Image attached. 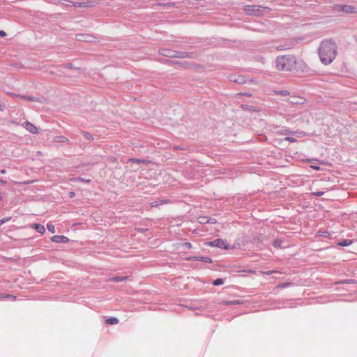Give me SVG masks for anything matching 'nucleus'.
I'll use <instances>...</instances> for the list:
<instances>
[{
  "mask_svg": "<svg viewBox=\"0 0 357 357\" xmlns=\"http://www.w3.org/2000/svg\"><path fill=\"white\" fill-rule=\"evenodd\" d=\"M199 261L205 263H212V259L208 257H199Z\"/></svg>",
  "mask_w": 357,
  "mask_h": 357,
  "instance_id": "nucleus-19",
  "label": "nucleus"
},
{
  "mask_svg": "<svg viewBox=\"0 0 357 357\" xmlns=\"http://www.w3.org/2000/svg\"><path fill=\"white\" fill-rule=\"evenodd\" d=\"M273 272H275V271H267V272H266V274H267V275H270V274H271V273H273Z\"/></svg>",
  "mask_w": 357,
  "mask_h": 357,
  "instance_id": "nucleus-42",
  "label": "nucleus"
},
{
  "mask_svg": "<svg viewBox=\"0 0 357 357\" xmlns=\"http://www.w3.org/2000/svg\"><path fill=\"white\" fill-rule=\"evenodd\" d=\"M20 98L27 100L29 101H36V102H43L41 98H36V97H34L32 96H20Z\"/></svg>",
  "mask_w": 357,
  "mask_h": 357,
  "instance_id": "nucleus-11",
  "label": "nucleus"
},
{
  "mask_svg": "<svg viewBox=\"0 0 357 357\" xmlns=\"http://www.w3.org/2000/svg\"><path fill=\"white\" fill-rule=\"evenodd\" d=\"M9 220V218H7V219H1V220H0V226H1V225H3L6 221H7V220Z\"/></svg>",
  "mask_w": 357,
  "mask_h": 357,
  "instance_id": "nucleus-37",
  "label": "nucleus"
},
{
  "mask_svg": "<svg viewBox=\"0 0 357 357\" xmlns=\"http://www.w3.org/2000/svg\"><path fill=\"white\" fill-rule=\"evenodd\" d=\"M289 285V283H284V284H279L278 287H287Z\"/></svg>",
  "mask_w": 357,
  "mask_h": 357,
  "instance_id": "nucleus-33",
  "label": "nucleus"
},
{
  "mask_svg": "<svg viewBox=\"0 0 357 357\" xmlns=\"http://www.w3.org/2000/svg\"><path fill=\"white\" fill-rule=\"evenodd\" d=\"M189 260L199 261V257H192L188 258Z\"/></svg>",
  "mask_w": 357,
  "mask_h": 357,
  "instance_id": "nucleus-32",
  "label": "nucleus"
},
{
  "mask_svg": "<svg viewBox=\"0 0 357 357\" xmlns=\"http://www.w3.org/2000/svg\"><path fill=\"white\" fill-rule=\"evenodd\" d=\"M6 109V105L4 102L0 100V111L3 112Z\"/></svg>",
  "mask_w": 357,
  "mask_h": 357,
  "instance_id": "nucleus-27",
  "label": "nucleus"
},
{
  "mask_svg": "<svg viewBox=\"0 0 357 357\" xmlns=\"http://www.w3.org/2000/svg\"><path fill=\"white\" fill-rule=\"evenodd\" d=\"M159 204H159L158 202H153V203L151 204V206H158Z\"/></svg>",
  "mask_w": 357,
  "mask_h": 357,
  "instance_id": "nucleus-38",
  "label": "nucleus"
},
{
  "mask_svg": "<svg viewBox=\"0 0 357 357\" xmlns=\"http://www.w3.org/2000/svg\"><path fill=\"white\" fill-rule=\"evenodd\" d=\"M282 241L280 239H275L273 242V245L275 248H279L281 246Z\"/></svg>",
  "mask_w": 357,
  "mask_h": 357,
  "instance_id": "nucleus-24",
  "label": "nucleus"
},
{
  "mask_svg": "<svg viewBox=\"0 0 357 357\" xmlns=\"http://www.w3.org/2000/svg\"><path fill=\"white\" fill-rule=\"evenodd\" d=\"M106 323L107 324H111V325L116 324L119 323V319L116 317H111L106 320Z\"/></svg>",
  "mask_w": 357,
  "mask_h": 357,
  "instance_id": "nucleus-17",
  "label": "nucleus"
},
{
  "mask_svg": "<svg viewBox=\"0 0 357 357\" xmlns=\"http://www.w3.org/2000/svg\"><path fill=\"white\" fill-rule=\"evenodd\" d=\"M47 228L48 231H50L51 233H52V234L55 233V227L53 225L47 224Z\"/></svg>",
  "mask_w": 357,
  "mask_h": 357,
  "instance_id": "nucleus-22",
  "label": "nucleus"
},
{
  "mask_svg": "<svg viewBox=\"0 0 357 357\" xmlns=\"http://www.w3.org/2000/svg\"><path fill=\"white\" fill-rule=\"evenodd\" d=\"M205 220H206V218H204V217H202V218H199V222L200 223H205Z\"/></svg>",
  "mask_w": 357,
  "mask_h": 357,
  "instance_id": "nucleus-35",
  "label": "nucleus"
},
{
  "mask_svg": "<svg viewBox=\"0 0 357 357\" xmlns=\"http://www.w3.org/2000/svg\"><path fill=\"white\" fill-rule=\"evenodd\" d=\"M289 47H286L284 45H279L277 47V50H279V51H282V50H287L289 49Z\"/></svg>",
  "mask_w": 357,
  "mask_h": 357,
  "instance_id": "nucleus-29",
  "label": "nucleus"
},
{
  "mask_svg": "<svg viewBox=\"0 0 357 357\" xmlns=\"http://www.w3.org/2000/svg\"><path fill=\"white\" fill-rule=\"evenodd\" d=\"M352 243L351 240L345 239L343 241H340L337 245L340 246H348Z\"/></svg>",
  "mask_w": 357,
  "mask_h": 357,
  "instance_id": "nucleus-16",
  "label": "nucleus"
},
{
  "mask_svg": "<svg viewBox=\"0 0 357 357\" xmlns=\"http://www.w3.org/2000/svg\"><path fill=\"white\" fill-rule=\"evenodd\" d=\"M286 141H288L289 142H296V139L295 138L291 137H287L284 139Z\"/></svg>",
  "mask_w": 357,
  "mask_h": 357,
  "instance_id": "nucleus-28",
  "label": "nucleus"
},
{
  "mask_svg": "<svg viewBox=\"0 0 357 357\" xmlns=\"http://www.w3.org/2000/svg\"><path fill=\"white\" fill-rule=\"evenodd\" d=\"M299 100H301V98L291 97V98L289 99V101L292 104H301L302 102Z\"/></svg>",
  "mask_w": 357,
  "mask_h": 357,
  "instance_id": "nucleus-18",
  "label": "nucleus"
},
{
  "mask_svg": "<svg viewBox=\"0 0 357 357\" xmlns=\"http://www.w3.org/2000/svg\"><path fill=\"white\" fill-rule=\"evenodd\" d=\"M276 68L279 70L298 72L303 70L305 63L302 60H297L294 55H283L276 58Z\"/></svg>",
  "mask_w": 357,
  "mask_h": 357,
  "instance_id": "nucleus-1",
  "label": "nucleus"
},
{
  "mask_svg": "<svg viewBox=\"0 0 357 357\" xmlns=\"http://www.w3.org/2000/svg\"><path fill=\"white\" fill-rule=\"evenodd\" d=\"M53 142L60 143V144H64V143L69 144L70 140L64 136H56L53 138Z\"/></svg>",
  "mask_w": 357,
  "mask_h": 357,
  "instance_id": "nucleus-10",
  "label": "nucleus"
},
{
  "mask_svg": "<svg viewBox=\"0 0 357 357\" xmlns=\"http://www.w3.org/2000/svg\"><path fill=\"white\" fill-rule=\"evenodd\" d=\"M64 66H65V68H75V67L73 66V65L72 63H67Z\"/></svg>",
  "mask_w": 357,
  "mask_h": 357,
  "instance_id": "nucleus-31",
  "label": "nucleus"
},
{
  "mask_svg": "<svg viewBox=\"0 0 357 357\" xmlns=\"http://www.w3.org/2000/svg\"><path fill=\"white\" fill-rule=\"evenodd\" d=\"M22 126L30 133L37 134L38 132V129L29 121H25Z\"/></svg>",
  "mask_w": 357,
  "mask_h": 357,
  "instance_id": "nucleus-5",
  "label": "nucleus"
},
{
  "mask_svg": "<svg viewBox=\"0 0 357 357\" xmlns=\"http://www.w3.org/2000/svg\"><path fill=\"white\" fill-rule=\"evenodd\" d=\"M287 93H289L287 91H286L280 92V94H282V95H287Z\"/></svg>",
  "mask_w": 357,
  "mask_h": 357,
  "instance_id": "nucleus-41",
  "label": "nucleus"
},
{
  "mask_svg": "<svg viewBox=\"0 0 357 357\" xmlns=\"http://www.w3.org/2000/svg\"><path fill=\"white\" fill-rule=\"evenodd\" d=\"M52 241L55 243H67L69 239L65 236L61 235H56L52 237Z\"/></svg>",
  "mask_w": 357,
  "mask_h": 357,
  "instance_id": "nucleus-8",
  "label": "nucleus"
},
{
  "mask_svg": "<svg viewBox=\"0 0 357 357\" xmlns=\"http://www.w3.org/2000/svg\"><path fill=\"white\" fill-rule=\"evenodd\" d=\"M229 80L231 82L242 84L245 83L246 80L245 77L242 75H231L229 76Z\"/></svg>",
  "mask_w": 357,
  "mask_h": 357,
  "instance_id": "nucleus-6",
  "label": "nucleus"
},
{
  "mask_svg": "<svg viewBox=\"0 0 357 357\" xmlns=\"http://www.w3.org/2000/svg\"><path fill=\"white\" fill-rule=\"evenodd\" d=\"M277 132L278 134H280V135H289V134H291L292 133L291 131H289L288 129L287 128H284V129H282L280 130H278L277 131Z\"/></svg>",
  "mask_w": 357,
  "mask_h": 357,
  "instance_id": "nucleus-20",
  "label": "nucleus"
},
{
  "mask_svg": "<svg viewBox=\"0 0 357 357\" xmlns=\"http://www.w3.org/2000/svg\"><path fill=\"white\" fill-rule=\"evenodd\" d=\"M33 228H34L37 232L43 234L45 231V227L40 224H33Z\"/></svg>",
  "mask_w": 357,
  "mask_h": 357,
  "instance_id": "nucleus-13",
  "label": "nucleus"
},
{
  "mask_svg": "<svg viewBox=\"0 0 357 357\" xmlns=\"http://www.w3.org/2000/svg\"><path fill=\"white\" fill-rule=\"evenodd\" d=\"M2 174H4L6 172V170L5 169H2L1 172Z\"/></svg>",
  "mask_w": 357,
  "mask_h": 357,
  "instance_id": "nucleus-45",
  "label": "nucleus"
},
{
  "mask_svg": "<svg viewBox=\"0 0 357 357\" xmlns=\"http://www.w3.org/2000/svg\"><path fill=\"white\" fill-rule=\"evenodd\" d=\"M175 57H177V58H193L194 54L192 52H176Z\"/></svg>",
  "mask_w": 357,
  "mask_h": 357,
  "instance_id": "nucleus-7",
  "label": "nucleus"
},
{
  "mask_svg": "<svg viewBox=\"0 0 357 357\" xmlns=\"http://www.w3.org/2000/svg\"><path fill=\"white\" fill-rule=\"evenodd\" d=\"M319 54L321 61L327 65L331 63L337 54V45L332 40L323 41L319 48Z\"/></svg>",
  "mask_w": 357,
  "mask_h": 357,
  "instance_id": "nucleus-2",
  "label": "nucleus"
},
{
  "mask_svg": "<svg viewBox=\"0 0 357 357\" xmlns=\"http://www.w3.org/2000/svg\"><path fill=\"white\" fill-rule=\"evenodd\" d=\"M275 128H278V126H275L274 125L272 126Z\"/></svg>",
  "mask_w": 357,
  "mask_h": 357,
  "instance_id": "nucleus-46",
  "label": "nucleus"
},
{
  "mask_svg": "<svg viewBox=\"0 0 357 357\" xmlns=\"http://www.w3.org/2000/svg\"><path fill=\"white\" fill-rule=\"evenodd\" d=\"M84 36L82 35H77V38L79 40H88L86 38H82Z\"/></svg>",
  "mask_w": 357,
  "mask_h": 357,
  "instance_id": "nucleus-30",
  "label": "nucleus"
},
{
  "mask_svg": "<svg viewBox=\"0 0 357 357\" xmlns=\"http://www.w3.org/2000/svg\"><path fill=\"white\" fill-rule=\"evenodd\" d=\"M224 283V280L222 278L216 279L213 284L215 286L222 284Z\"/></svg>",
  "mask_w": 357,
  "mask_h": 357,
  "instance_id": "nucleus-23",
  "label": "nucleus"
},
{
  "mask_svg": "<svg viewBox=\"0 0 357 357\" xmlns=\"http://www.w3.org/2000/svg\"><path fill=\"white\" fill-rule=\"evenodd\" d=\"M342 11L347 13H354V7L350 5H345L342 6Z\"/></svg>",
  "mask_w": 357,
  "mask_h": 357,
  "instance_id": "nucleus-12",
  "label": "nucleus"
},
{
  "mask_svg": "<svg viewBox=\"0 0 357 357\" xmlns=\"http://www.w3.org/2000/svg\"><path fill=\"white\" fill-rule=\"evenodd\" d=\"M207 245L213 247L229 250L231 248L230 245L226 241L220 238H217L214 241L206 243Z\"/></svg>",
  "mask_w": 357,
  "mask_h": 357,
  "instance_id": "nucleus-4",
  "label": "nucleus"
},
{
  "mask_svg": "<svg viewBox=\"0 0 357 357\" xmlns=\"http://www.w3.org/2000/svg\"><path fill=\"white\" fill-rule=\"evenodd\" d=\"M6 36V33L4 31H0V36L1 37H4Z\"/></svg>",
  "mask_w": 357,
  "mask_h": 357,
  "instance_id": "nucleus-36",
  "label": "nucleus"
},
{
  "mask_svg": "<svg viewBox=\"0 0 357 357\" xmlns=\"http://www.w3.org/2000/svg\"><path fill=\"white\" fill-rule=\"evenodd\" d=\"M175 51L169 49L160 50V54L167 57H175Z\"/></svg>",
  "mask_w": 357,
  "mask_h": 357,
  "instance_id": "nucleus-9",
  "label": "nucleus"
},
{
  "mask_svg": "<svg viewBox=\"0 0 357 357\" xmlns=\"http://www.w3.org/2000/svg\"><path fill=\"white\" fill-rule=\"evenodd\" d=\"M75 192H70V197H75Z\"/></svg>",
  "mask_w": 357,
  "mask_h": 357,
  "instance_id": "nucleus-40",
  "label": "nucleus"
},
{
  "mask_svg": "<svg viewBox=\"0 0 357 357\" xmlns=\"http://www.w3.org/2000/svg\"><path fill=\"white\" fill-rule=\"evenodd\" d=\"M243 10L248 15H261L262 10H270V8L261 6L248 5L244 7Z\"/></svg>",
  "mask_w": 357,
  "mask_h": 357,
  "instance_id": "nucleus-3",
  "label": "nucleus"
},
{
  "mask_svg": "<svg viewBox=\"0 0 357 357\" xmlns=\"http://www.w3.org/2000/svg\"><path fill=\"white\" fill-rule=\"evenodd\" d=\"M127 278H128L127 276H125V277L117 276V277L110 278L109 279V281H113V282H123V281L127 280Z\"/></svg>",
  "mask_w": 357,
  "mask_h": 357,
  "instance_id": "nucleus-14",
  "label": "nucleus"
},
{
  "mask_svg": "<svg viewBox=\"0 0 357 357\" xmlns=\"http://www.w3.org/2000/svg\"><path fill=\"white\" fill-rule=\"evenodd\" d=\"M9 94H10V95H11V96H13V97H19V98H20V95H17V94L12 93H9Z\"/></svg>",
  "mask_w": 357,
  "mask_h": 357,
  "instance_id": "nucleus-39",
  "label": "nucleus"
},
{
  "mask_svg": "<svg viewBox=\"0 0 357 357\" xmlns=\"http://www.w3.org/2000/svg\"><path fill=\"white\" fill-rule=\"evenodd\" d=\"M324 192L322 191H318V192H312V195L316 197H320V196H322L324 195Z\"/></svg>",
  "mask_w": 357,
  "mask_h": 357,
  "instance_id": "nucleus-26",
  "label": "nucleus"
},
{
  "mask_svg": "<svg viewBox=\"0 0 357 357\" xmlns=\"http://www.w3.org/2000/svg\"><path fill=\"white\" fill-rule=\"evenodd\" d=\"M165 202L164 200H162L160 204H163L165 203Z\"/></svg>",
  "mask_w": 357,
  "mask_h": 357,
  "instance_id": "nucleus-47",
  "label": "nucleus"
},
{
  "mask_svg": "<svg viewBox=\"0 0 357 357\" xmlns=\"http://www.w3.org/2000/svg\"><path fill=\"white\" fill-rule=\"evenodd\" d=\"M77 179L79 180V181H82L83 182H87V183L90 182V180H85V179H84L82 178H80V177H78Z\"/></svg>",
  "mask_w": 357,
  "mask_h": 357,
  "instance_id": "nucleus-34",
  "label": "nucleus"
},
{
  "mask_svg": "<svg viewBox=\"0 0 357 357\" xmlns=\"http://www.w3.org/2000/svg\"><path fill=\"white\" fill-rule=\"evenodd\" d=\"M0 183H6V182L2 179H0Z\"/></svg>",
  "mask_w": 357,
  "mask_h": 357,
  "instance_id": "nucleus-43",
  "label": "nucleus"
},
{
  "mask_svg": "<svg viewBox=\"0 0 357 357\" xmlns=\"http://www.w3.org/2000/svg\"><path fill=\"white\" fill-rule=\"evenodd\" d=\"M183 247H184L187 249H190V248H192V244L190 243L185 242L183 244Z\"/></svg>",
  "mask_w": 357,
  "mask_h": 357,
  "instance_id": "nucleus-25",
  "label": "nucleus"
},
{
  "mask_svg": "<svg viewBox=\"0 0 357 357\" xmlns=\"http://www.w3.org/2000/svg\"><path fill=\"white\" fill-rule=\"evenodd\" d=\"M313 168L316 169H319V167H317V166H314V167H312Z\"/></svg>",
  "mask_w": 357,
  "mask_h": 357,
  "instance_id": "nucleus-44",
  "label": "nucleus"
},
{
  "mask_svg": "<svg viewBox=\"0 0 357 357\" xmlns=\"http://www.w3.org/2000/svg\"><path fill=\"white\" fill-rule=\"evenodd\" d=\"M129 162H134V163H149V162L146 160H141V159H137V158H130L128 160Z\"/></svg>",
  "mask_w": 357,
  "mask_h": 357,
  "instance_id": "nucleus-15",
  "label": "nucleus"
},
{
  "mask_svg": "<svg viewBox=\"0 0 357 357\" xmlns=\"http://www.w3.org/2000/svg\"><path fill=\"white\" fill-rule=\"evenodd\" d=\"M82 133L87 139H90V140L93 139V136L90 133L85 132V131H82Z\"/></svg>",
  "mask_w": 357,
  "mask_h": 357,
  "instance_id": "nucleus-21",
  "label": "nucleus"
}]
</instances>
